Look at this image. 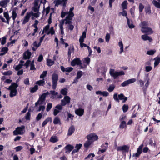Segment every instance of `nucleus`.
I'll use <instances>...</instances> for the list:
<instances>
[{
    "mask_svg": "<svg viewBox=\"0 0 160 160\" xmlns=\"http://www.w3.org/2000/svg\"><path fill=\"white\" fill-rule=\"evenodd\" d=\"M50 27L49 25H48L45 26V27L43 28V30H42V34H43L44 33H46L47 34V33L48 32L49 29Z\"/></svg>",
    "mask_w": 160,
    "mask_h": 160,
    "instance_id": "obj_37",
    "label": "nucleus"
},
{
    "mask_svg": "<svg viewBox=\"0 0 160 160\" xmlns=\"http://www.w3.org/2000/svg\"><path fill=\"white\" fill-rule=\"evenodd\" d=\"M39 2V0H34V5L32 9L34 12L32 11L29 12L31 13V16L32 15L35 18L39 17L40 14V12L39 11L40 5L38 4Z\"/></svg>",
    "mask_w": 160,
    "mask_h": 160,
    "instance_id": "obj_1",
    "label": "nucleus"
},
{
    "mask_svg": "<svg viewBox=\"0 0 160 160\" xmlns=\"http://www.w3.org/2000/svg\"><path fill=\"white\" fill-rule=\"evenodd\" d=\"M4 16L6 20L1 16H0V19L4 22L8 24H9V21L10 17H9L8 13L7 12H4L3 13Z\"/></svg>",
    "mask_w": 160,
    "mask_h": 160,
    "instance_id": "obj_7",
    "label": "nucleus"
},
{
    "mask_svg": "<svg viewBox=\"0 0 160 160\" xmlns=\"http://www.w3.org/2000/svg\"><path fill=\"white\" fill-rule=\"evenodd\" d=\"M75 130L74 127L73 126L71 127L69 129L68 135L69 136L71 135L74 132Z\"/></svg>",
    "mask_w": 160,
    "mask_h": 160,
    "instance_id": "obj_35",
    "label": "nucleus"
},
{
    "mask_svg": "<svg viewBox=\"0 0 160 160\" xmlns=\"http://www.w3.org/2000/svg\"><path fill=\"white\" fill-rule=\"evenodd\" d=\"M73 148L74 147L70 144L67 145L65 147V152L66 153H69Z\"/></svg>",
    "mask_w": 160,
    "mask_h": 160,
    "instance_id": "obj_18",
    "label": "nucleus"
},
{
    "mask_svg": "<svg viewBox=\"0 0 160 160\" xmlns=\"http://www.w3.org/2000/svg\"><path fill=\"white\" fill-rule=\"evenodd\" d=\"M30 70H36V69L34 66V61L33 60L31 62V63L30 64Z\"/></svg>",
    "mask_w": 160,
    "mask_h": 160,
    "instance_id": "obj_51",
    "label": "nucleus"
},
{
    "mask_svg": "<svg viewBox=\"0 0 160 160\" xmlns=\"http://www.w3.org/2000/svg\"><path fill=\"white\" fill-rule=\"evenodd\" d=\"M144 6L141 3H140L139 6V9L140 12H142L144 8Z\"/></svg>",
    "mask_w": 160,
    "mask_h": 160,
    "instance_id": "obj_62",
    "label": "nucleus"
},
{
    "mask_svg": "<svg viewBox=\"0 0 160 160\" xmlns=\"http://www.w3.org/2000/svg\"><path fill=\"white\" fill-rule=\"evenodd\" d=\"M136 81V79L135 78H132L126 80L121 84V86L122 87H125L128 85L134 83Z\"/></svg>",
    "mask_w": 160,
    "mask_h": 160,
    "instance_id": "obj_11",
    "label": "nucleus"
},
{
    "mask_svg": "<svg viewBox=\"0 0 160 160\" xmlns=\"http://www.w3.org/2000/svg\"><path fill=\"white\" fill-rule=\"evenodd\" d=\"M60 92L63 95H66L68 93L67 89L66 88H65L64 89H61Z\"/></svg>",
    "mask_w": 160,
    "mask_h": 160,
    "instance_id": "obj_47",
    "label": "nucleus"
},
{
    "mask_svg": "<svg viewBox=\"0 0 160 160\" xmlns=\"http://www.w3.org/2000/svg\"><path fill=\"white\" fill-rule=\"evenodd\" d=\"M115 88V86L113 84H112L110 85L108 89V90L109 92H112Z\"/></svg>",
    "mask_w": 160,
    "mask_h": 160,
    "instance_id": "obj_46",
    "label": "nucleus"
},
{
    "mask_svg": "<svg viewBox=\"0 0 160 160\" xmlns=\"http://www.w3.org/2000/svg\"><path fill=\"white\" fill-rule=\"evenodd\" d=\"M52 82H57L58 79V75L56 73H53L52 77Z\"/></svg>",
    "mask_w": 160,
    "mask_h": 160,
    "instance_id": "obj_31",
    "label": "nucleus"
},
{
    "mask_svg": "<svg viewBox=\"0 0 160 160\" xmlns=\"http://www.w3.org/2000/svg\"><path fill=\"white\" fill-rule=\"evenodd\" d=\"M64 24V20H62L60 22L59 24V27L60 28V33L62 35V36H63L64 34V32L63 31V25Z\"/></svg>",
    "mask_w": 160,
    "mask_h": 160,
    "instance_id": "obj_19",
    "label": "nucleus"
},
{
    "mask_svg": "<svg viewBox=\"0 0 160 160\" xmlns=\"http://www.w3.org/2000/svg\"><path fill=\"white\" fill-rule=\"evenodd\" d=\"M113 98L118 102H119V100H122V102H125L128 99V98L125 97L123 94L121 93L118 95L116 93L113 95Z\"/></svg>",
    "mask_w": 160,
    "mask_h": 160,
    "instance_id": "obj_4",
    "label": "nucleus"
},
{
    "mask_svg": "<svg viewBox=\"0 0 160 160\" xmlns=\"http://www.w3.org/2000/svg\"><path fill=\"white\" fill-rule=\"evenodd\" d=\"M52 107V104L51 103H49L47 105L46 110L47 112L49 111Z\"/></svg>",
    "mask_w": 160,
    "mask_h": 160,
    "instance_id": "obj_55",
    "label": "nucleus"
},
{
    "mask_svg": "<svg viewBox=\"0 0 160 160\" xmlns=\"http://www.w3.org/2000/svg\"><path fill=\"white\" fill-rule=\"evenodd\" d=\"M110 38V34L108 33H107L106 34L105 37V39L106 41L107 42H108Z\"/></svg>",
    "mask_w": 160,
    "mask_h": 160,
    "instance_id": "obj_57",
    "label": "nucleus"
},
{
    "mask_svg": "<svg viewBox=\"0 0 160 160\" xmlns=\"http://www.w3.org/2000/svg\"><path fill=\"white\" fill-rule=\"evenodd\" d=\"M108 146H107L106 147H105L104 148H103V149H99L98 152V153L99 154H100L101 153H103V152H105L106 150L108 148Z\"/></svg>",
    "mask_w": 160,
    "mask_h": 160,
    "instance_id": "obj_48",
    "label": "nucleus"
},
{
    "mask_svg": "<svg viewBox=\"0 0 160 160\" xmlns=\"http://www.w3.org/2000/svg\"><path fill=\"white\" fill-rule=\"evenodd\" d=\"M49 94L48 92L42 94L39 97L38 100L36 102L35 106H37L38 104H42L45 100L46 96Z\"/></svg>",
    "mask_w": 160,
    "mask_h": 160,
    "instance_id": "obj_8",
    "label": "nucleus"
},
{
    "mask_svg": "<svg viewBox=\"0 0 160 160\" xmlns=\"http://www.w3.org/2000/svg\"><path fill=\"white\" fill-rule=\"evenodd\" d=\"M25 128L24 126L22 125L20 127H17L15 130L13 131V134L15 135H21L24 133V129Z\"/></svg>",
    "mask_w": 160,
    "mask_h": 160,
    "instance_id": "obj_6",
    "label": "nucleus"
},
{
    "mask_svg": "<svg viewBox=\"0 0 160 160\" xmlns=\"http://www.w3.org/2000/svg\"><path fill=\"white\" fill-rule=\"evenodd\" d=\"M10 0H2L0 2V6L5 7L8 3L9 2Z\"/></svg>",
    "mask_w": 160,
    "mask_h": 160,
    "instance_id": "obj_27",
    "label": "nucleus"
},
{
    "mask_svg": "<svg viewBox=\"0 0 160 160\" xmlns=\"http://www.w3.org/2000/svg\"><path fill=\"white\" fill-rule=\"evenodd\" d=\"M7 38L6 37L4 36L2 38L1 43L2 45H4L6 43Z\"/></svg>",
    "mask_w": 160,
    "mask_h": 160,
    "instance_id": "obj_59",
    "label": "nucleus"
},
{
    "mask_svg": "<svg viewBox=\"0 0 160 160\" xmlns=\"http://www.w3.org/2000/svg\"><path fill=\"white\" fill-rule=\"evenodd\" d=\"M49 141L52 143H55L58 141V138L56 136H52L50 138Z\"/></svg>",
    "mask_w": 160,
    "mask_h": 160,
    "instance_id": "obj_30",
    "label": "nucleus"
},
{
    "mask_svg": "<svg viewBox=\"0 0 160 160\" xmlns=\"http://www.w3.org/2000/svg\"><path fill=\"white\" fill-rule=\"evenodd\" d=\"M82 146V144L79 143L78 144H76L75 146V148L76 149H74L72 152V153H74L78 152L79 150L80 149Z\"/></svg>",
    "mask_w": 160,
    "mask_h": 160,
    "instance_id": "obj_23",
    "label": "nucleus"
},
{
    "mask_svg": "<svg viewBox=\"0 0 160 160\" xmlns=\"http://www.w3.org/2000/svg\"><path fill=\"white\" fill-rule=\"evenodd\" d=\"M92 141H91L89 140H88L86 141L84 143V146L85 148H88L92 146Z\"/></svg>",
    "mask_w": 160,
    "mask_h": 160,
    "instance_id": "obj_17",
    "label": "nucleus"
},
{
    "mask_svg": "<svg viewBox=\"0 0 160 160\" xmlns=\"http://www.w3.org/2000/svg\"><path fill=\"white\" fill-rule=\"evenodd\" d=\"M45 81L44 79L41 80H40L37 81L35 83L38 84L39 86H43L44 84Z\"/></svg>",
    "mask_w": 160,
    "mask_h": 160,
    "instance_id": "obj_43",
    "label": "nucleus"
},
{
    "mask_svg": "<svg viewBox=\"0 0 160 160\" xmlns=\"http://www.w3.org/2000/svg\"><path fill=\"white\" fill-rule=\"evenodd\" d=\"M12 72L11 70H9L8 71L4 72H3V75H10L12 74Z\"/></svg>",
    "mask_w": 160,
    "mask_h": 160,
    "instance_id": "obj_56",
    "label": "nucleus"
},
{
    "mask_svg": "<svg viewBox=\"0 0 160 160\" xmlns=\"http://www.w3.org/2000/svg\"><path fill=\"white\" fill-rule=\"evenodd\" d=\"M143 146V144L141 145L137 149V152L135 154V156L136 157H138L142 152V148Z\"/></svg>",
    "mask_w": 160,
    "mask_h": 160,
    "instance_id": "obj_15",
    "label": "nucleus"
},
{
    "mask_svg": "<svg viewBox=\"0 0 160 160\" xmlns=\"http://www.w3.org/2000/svg\"><path fill=\"white\" fill-rule=\"evenodd\" d=\"M53 123L54 124H61V122L60 118L58 117H56L53 120Z\"/></svg>",
    "mask_w": 160,
    "mask_h": 160,
    "instance_id": "obj_33",
    "label": "nucleus"
},
{
    "mask_svg": "<svg viewBox=\"0 0 160 160\" xmlns=\"http://www.w3.org/2000/svg\"><path fill=\"white\" fill-rule=\"evenodd\" d=\"M109 73L110 75L113 77L114 79L116 78L119 76L124 75L125 73L122 71L117 72L113 69H110Z\"/></svg>",
    "mask_w": 160,
    "mask_h": 160,
    "instance_id": "obj_5",
    "label": "nucleus"
},
{
    "mask_svg": "<svg viewBox=\"0 0 160 160\" xmlns=\"http://www.w3.org/2000/svg\"><path fill=\"white\" fill-rule=\"evenodd\" d=\"M30 17L31 13L29 12L27 13L26 15L24 18V20L22 22V24H25L28 21Z\"/></svg>",
    "mask_w": 160,
    "mask_h": 160,
    "instance_id": "obj_20",
    "label": "nucleus"
},
{
    "mask_svg": "<svg viewBox=\"0 0 160 160\" xmlns=\"http://www.w3.org/2000/svg\"><path fill=\"white\" fill-rule=\"evenodd\" d=\"M47 63L48 66H51L54 64V61H53L51 59H47Z\"/></svg>",
    "mask_w": 160,
    "mask_h": 160,
    "instance_id": "obj_38",
    "label": "nucleus"
},
{
    "mask_svg": "<svg viewBox=\"0 0 160 160\" xmlns=\"http://www.w3.org/2000/svg\"><path fill=\"white\" fill-rule=\"evenodd\" d=\"M140 26L141 28V31H144V30L148 27L147 22H142L140 24Z\"/></svg>",
    "mask_w": 160,
    "mask_h": 160,
    "instance_id": "obj_25",
    "label": "nucleus"
},
{
    "mask_svg": "<svg viewBox=\"0 0 160 160\" xmlns=\"http://www.w3.org/2000/svg\"><path fill=\"white\" fill-rule=\"evenodd\" d=\"M52 121V118L51 117H48L45 120L42 122V127L46 125L47 123L49 122H51Z\"/></svg>",
    "mask_w": 160,
    "mask_h": 160,
    "instance_id": "obj_28",
    "label": "nucleus"
},
{
    "mask_svg": "<svg viewBox=\"0 0 160 160\" xmlns=\"http://www.w3.org/2000/svg\"><path fill=\"white\" fill-rule=\"evenodd\" d=\"M42 113H39L37 116L36 117V120L37 121L39 120L42 118Z\"/></svg>",
    "mask_w": 160,
    "mask_h": 160,
    "instance_id": "obj_63",
    "label": "nucleus"
},
{
    "mask_svg": "<svg viewBox=\"0 0 160 160\" xmlns=\"http://www.w3.org/2000/svg\"><path fill=\"white\" fill-rule=\"evenodd\" d=\"M55 32L54 30L53 27H51L50 28V30H49L48 32L47 33V34L49 35L51 34V35H53L54 34Z\"/></svg>",
    "mask_w": 160,
    "mask_h": 160,
    "instance_id": "obj_49",
    "label": "nucleus"
},
{
    "mask_svg": "<svg viewBox=\"0 0 160 160\" xmlns=\"http://www.w3.org/2000/svg\"><path fill=\"white\" fill-rule=\"evenodd\" d=\"M144 31H142L143 33H147L148 34H151L153 33L152 29L148 27L144 30Z\"/></svg>",
    "mask_w": 160,
    "mask_h": 160,
    "instance_id": "obj_26",
    "label": "nucleus"
},
{
    "mask_svg": "<svg viewBox=\"0 0 160 160\" xmlns=\"http://www.w3.org/2000/svg\"><path fill=\"white\" fill-rule=\"evenodd\" d=\"M128 2L127 1H124L122 4V7L123 10L127 8Z\"/></svg>",
    "mask_w": 160,
    "mask_h": 160,
    "instance_id": "obj_42",
    "label": "nucleus"
},
{
    "mask_svg": "<svg viewBox=\"0 0 160 160\" xmlns=\"http://www.w3.org/2000/svg\"><path fill=\"white\" fill-rule=\"evenodd\" d=\"M71 98L68 96H65L64 97L63 99L61 100V104L62 106H65L67 104L70 103Z\"/></svg>",
    "mask_w": 160,
    "mask_h": 160,
    "instance_id": "obj_12",
    "label": "nucleus"
},
{
    "mask_svg": "<svg viewBox=\"0 0 160 160\" xmlns=\"http://www.w3.org/2000/svg\"><path fill=\"white\" fill-rule=\"evenodd\" d=\"M152 69V67L150 66H146L145 67V71L146 72H149Z\"/></svg>",
    "mask_w": 160,
    "mask_h": 160,
    "instance_id": "obj_58",
    "label": "nucleus"
},
{
    "mask_svg": "<svg viewBox=\"0 0 160 160\" xmlns=\"http://www.w3.org/2000/svg\"><path fill=\"white\" fill-rule=\"evenodd\" d=\"M81 61L78 58H77L73 60L71 62V65L72 66H75L76 65H79L81 64Z\"/></svg>",
    "mask_w": 160,
    "mask_h": 160,
    "instance_id": "obj_13",
    "label": "nucleus"
},
{
    "mask_svg": "<svg viewBox=\"0 0 160 160\" xmlns=\"http://www.w3.org/2000/svg\"><path fill=\"white\" fill-rule=\"evenodd\" d=\"M17 16V12L16 10L13 9L12 10V12L11 17L12 18L13 22H14L15 19Z\"/></svg>",
    "mask_w": 160,
    "mask_h": 160,
    "instance_id": "obj_29",
    "label": "nucleus"
},
{
    "mask_svg": "<svg viewBox=\"0 0 160 160\" xmlns=\"http://www.w3.org/2000/svg\"><path fill=\"white\" fill-rule=\"evenodd\" d=\"M87 138L88 140H89L93 142L94 141L98 139V136L94 133H92L87 136Z\"/></svg>",
    "mask_w": 160,
    "mask_h": 160,
    "instance_id": "obj_10",
    "label": "nucleus"
},
{
    "mask_svg": "<svg viewBox=\"0 0 160 160\" xmlns=\"http://www.w3.org/2000/svg\"><path fill=\"white\" fill-rule=\"evenodd\" d=\"M155 62H154V66H157L159 63L160 62V58L158 57H157L155 59Z\"/></svg>",
    "mask_w": 160,
    "mask_h": 160,
    "instance_id": "obj_40",
    "label": "nucleus"
},
{
    "mask_svg": "<svg viewBox=\"0 0 160 160\" xmlns=\"http://www.w3.org/2000/svg\"><path fill=\"white\" fill-rule=\"evenodd\" d=\"M73 9L74 8L73 7L71 8L70 9L69 11L67 12L68 13V15L66 16L65 19L63 20L64 21H66L65 22L66 24L70 25L71 23V20H72V18L74 16V14L72 12Z\"/></svg>",
    "mask_w": 160,
    "mask_h": 160,
    "instance_id": "obj_3",
    "label": "nucleus"
},
{
    "mask_svg": "<svg viewBox=\"0 0 160 160\" xmlns=\"http://www.w3.org/2000/svg\"><path fill=\"white\" fill-rule=\"evenodd\" d=\"M141 38L144 41L148 40L150 42H151L152 40V38L146 35H142L141 36Z\"/></svg>",
    "mask_w": 160,
    "mask_h": 160,
    "instance_id": "obj_32",
    "label": "nucleus"
},
{
    "mask_svg": "<svg viewBox=\"0 0 160 160\" xmlns=\"http://www.w3.org/2000/svg\"><path fill=\"white\" fill-rule=\"evenodd\" d=\"M87 29L83 31L82 33V35L80 37L79 40V42H84V39L86 37Z\"/></svg>",
    "mask_w": 160,
    "mask_h": 160,
    "instance_id": "obj_16",
    "label": "nucleus"
},
{
    "mask_svg": "<svg viewBox=\"0 0 160 160\" xmlns=\"http://www.w3.org/2000/svg\"><path fill=\"white\" fill-rule=\"evenodd\" d=\"M128 105H126V104L124 105L122 107L123 111L124 112H126L128 111Z\"/></svg>",
    "mask_w": 160,
    "mask_h": 160,
    "instance_id": "obj_53",
    "label": "nucleus"
},
{
    "mask_svg": "<svg viewBox=\"0 0 160 160\" xmlns=\"http://www.w3.org/2000/svg\"><path fill=\"white\" fill-rule=\"evenodd\" d=\"M126 127V122L124 121H121L120 126L119 127L120 128L123 129Z\"/></svg>",
    "mask_w": 160,
    "mask_h": 160,
    "instance_id": "obj_45",
    "label": "nucleus"
},
{
    "mask_svg": "<svg viewBox=\"0 0 160 160\" xmlns=\"http://www.w3.org/2000/svg\"><path fill=\"white\" fill-rule=\"evenodd\" d=\"M50 93L52 94L53 98L57 95L58 94V93L55 92L54 91H50Z\"/></svg>",
    "mask_w": 160,
    "mask_h": 160,
    "instance_id": "obj_64",
    "label": "nucleus"
},
{
    "mask_svg": "<svg viewBox=\"0 0 160 160\" xmlns=\"http://www.w3.org/2000/svg\"><path fill=\"white\" fill-rule=\"evenodd\" d=\"M47 71H44L42 72V74L40 75V78H42L45 77L47 74Z\"/></svg>",
    "mask_w": 160,
    "mask_h": 160,
    "instance_id": "obj_61",
    "label": "nucleus"
},
{
    "mask_svg": "<svg viewBox=\"0 0 160 160\" xmlns=\"http://www.w3.org/2000/svg\"><path fill=\"white\" fill-rule=\"evenodd\" d=\"M84 112V109L81 108L76 109L75 111V113L77 115L81 116L83 115Z\"/></svg>",
    "mask_w": 160,
    "mask_h": 160,
    "instance_id": "obj_14",
    "label": "nucleus"
},
{
    "mask_svg": "<svg viewBox=\"0 0 160 160\" xmlns=\"http://www.w3.org/2000/svg\"><path fill=\"white\" fill-rule=\"evenodd\" d=\"M8 50V48L6 47H4L1 50V52H2V53L1 54L2 55H4L6 53Z\"/></svg>",
    "mask_w": 160,
    "mask_h": 160,
    "instance_id": "obj_50",
    "label": "nucleus"
},
{
    "mask_svg": "<svg viewBox=\"0 0 160 160\" xmlns=\"http://www.w3.org/2000/svg\"><path fill=\"white\" fill-rule=\"evenodd\" d=\"M82 74V72L81 71H79L77 72V77L76 79H79L81 77Z\"/></svg>",
    "mask_w": 160,
    "mask_h": 160,
    "instance_id": "obj_54",
    "label": "nucleus"
},
{
    "mask_svg": "<svg viewBox=\"0 0 160 160\" xmlns=\"http://www.w3.org/2000/svg\"><path fill=\"white\" fill-rule=\"evenodd\" d=\"M127 19V24L129 28L132 29L135 27L134 25L133 24L132 21L129 20L127 17H126Z\"/></svg>",
    "mask_w": 160,
    "mask_h": 160,
    "instance_id": "obj_22",
    "label": "nucleus"
},
{
    "mask_svg": "<svg viewBox=\"0 0 160 160\" xmlns=\"http://www.w3.org/2000/svg\"><path fill=\"white\" fill-rule=\"evenodd\" d=\"M95 157L94 153H91L89 154L88 156L85 158V159H88L89 160H92L93 158Z\"/></svg>",
    "mask_w": 160,
    "mask_h": 160,
    "instance_id": "obj_41",
    "label": "nucleus"
},
{
    "mask_svg": "<svg viewBox=\"0 0 160 160\" xmlns=\"http://www.w3.org/2000/svg\"><path fill=\"white\" fill-rule=\"evenodd\" d=\"M31 55V52L28 50H27L23 53V58L26 59L30 58Z\"/></svg>",
    "mask_w": 160,
    "mask_h": 160,
    "instance_id": "obj_21",
    "label": "nucleus"
},
{
    "mask_svg": "<svg viewBox=\"0 0 160 160\" xmlns=\"http://www.w3.org/2000/svg\"><path fill=\"white\" fill-rule=\"evenodd\" d=\"M135 10V7H133L132 8H131L130 9V12L131 13L132 16V17H134V12Z\"/></svg>",
    "mask_w": 160,
    "mask_h": 160,
    "instance_id": "obj_60",
    "label": "nucleus"
},
{
    "mask_svg": "<svg viewBox=\"0 0 160 160\" xmlns=\"http://www.w3.org/2000/svg\"><path fill=\"white\" fill-rule=\"evenodd\" d=\"M67 1L68 0H56L54 1L53 3L55 7H58L59 5H61L64 7L67 3Z\"/></svg>",
    "mask_w": 160,
    "mask_h": 160,
    "instance_id": "obj_9",
    "label": "nucleus"
},
{
    "mask_svg": "<svg viewBox=\"0 0 160 160\" xmlns=\"http://www.w3.org/2000/svg\"><path fill=\"white\" fill-rule=\"evenodd\" d=\"M127 149H128V147L125 145L117 147L116 148V149L118 151H126Z\"/></svg>",
    "mask_w": 160,
    "mask_h": 160,
    "instance_id": "obj_24",
    "label": "nucleus"
},
{
    "mask_svg": "<svg viewBox=\"0 0 160 160\" xmlns=\"http://www.w3.org/2000/svg\"><path fill=\"white\" fill-rule=\"evenodd\" d=\"M118 46L120 47V54H121L123 51V45L122 41H120L119 42Z\"/></svg>",
    "mask_w": 160,
    "mask_h": 160,
    "instance_id": "obj_36",
    "label": "nucleus"
},
{
    "mask_svg": "<svg viewBox=\"0 0 160 160\" xmlns=\"http://www.w3.org/2000/svg\"><path fill=\"white\" fill-rule=\"evenodd\" d=\"M146 78L145 80L147 81V82L145 84L144 87L146 88H147L150 84V78L149 77L148 75V74L146 75Z\"/></svg>",
    "mask_w": 160,
    "mask_h": 160,
    "instance_id": "obj_34",
    "label": "nucleus"
},
{
    "mask_svg": "<svg viewBox=\"0 0 160 160\" xmlns=\"http://www.w3.org/2000/svg\"><path fill=\"white\" fill-rule=\"evenodd\" d=\"M152 3L156 7L160 9V3L155 0L153 1Z\"/></svg>",
    "mask_w": 160,
    "mask_h": 160,
    "instance_id": "obj_44",
    "label": "nucleus"
},
{
    "mask_svg": "<svg viewBox=\"0 0 160 160\" xmlns=\"http://www.w3.org/2000/svg\"><path fill=\"white\" fill-rule=\"evenodd\" d=\"M38 89V86L37 85H35L34 87L31 88L30 89V91L32 93L35 92Z\"/></svg>",
    "mask_w": 160,
    "mask_h": 160,
    "instance_id": "obj_39",
    "label": "nucleus"
},
{
    "mask_svg": "<svg viewBox=\"0 0 160 160\" xmlns=\"http://www.w3.org/2000/svg\"><path fill=\"white\" fill-rule=\"evenodd\" d=\"M156 52V50H151L148 51L147 52V54L149 55H153Z\"/></svg>",
    "mask_w": 160,
    "mask_h": 160,
    "instance_id": "obj_52",
    "label": "nucleus"
},
{
    "mask_svg": "<svg viewBox=\"0 0 160 160\" xmlns=\"http://www.w3.org/2000/svg\"><path fill=\"white\" fill-rule=\"evenodd\" d=\"M18 85L15 83H13L8 87V89L10 91L9 96L11 98L13 97L17 94V88Z\"/></svg>",
    "mask_w": 160,
    "mask_h": 160,
    "instance_id": "obj_2",
    "label": "nucleus"
}]
</instances>
